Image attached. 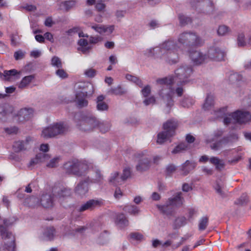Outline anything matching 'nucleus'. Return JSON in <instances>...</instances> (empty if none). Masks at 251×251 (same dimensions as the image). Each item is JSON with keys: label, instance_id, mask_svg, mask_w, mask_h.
Masks as SVG:
<instances>
[{"label": "nucleus", "instance_id": "obj_1", "mask_svg": "<svg viewBox=\"0 0 251 251\" xmlns=\"http://www.w3.org/2000/svg\"><path fill=\"white\" fill-rule=\"evenodd\" d=\"M202 43L201 39L195 33L185 32L179 35L177 42L169 40L164 42L160 48H155L150 49L149 51L151 53L152 51L159 52L157 56L168 61L169 63H175L178 60L179 53L181 51Z\"/></svg>", "mask_w": 251, "mask_h": 251}, {"label": "nucleus", "instance_id": "obj_2", "mask_svg": "<svg viewBox=\"0 0 251 251\" xmlns=\"http://www.w3.org/2000/svg\"><path fill=\"white\" fill-rule=\"evenodd\" d=\"M193 72L192 68L187 65L183 66L176 69L175 71L176 77L174 78L172 76H169L157 80V83L160 84H164L163 88L159 92V95L162 97L164 101L166 102L168 107H171L174 104L173 96L174 91L171 85L177 79H180L177 81L180 84L187 82L186 79L189 77Z\"/></svg>", "mask_w": 251, "mask_h": 251}, {"label": "nucleus", "instance_id": "obj_3", "mask_svg": "<svg viewBox=\"0 0 251 251\" xmlns=\"http://www.w3.org/2000/svg\"><path fill=\"white\" fill-rule=\"evenodd\" d=\"M226 108L223 107L217 110L213 111V119H217L224 117V123L225 125L230 123H245L251 120V114L247 111L237 110L235 112L227 114Z\"/></svg>", "mask_w": 251, "mask_h": 251}, {"label": "nucleus", "instance_id": "obj_4", "mask_svg": "<svg viewBox=\"0 0 251 251\" xmlns=\"http://www.w3.org/2000/svg\"><path fill=\"white\" fill-rule=\"evenodd\" d=\"M179 192L174 198H169L164 205H157L160 212L167 215L173 214L176 208L181 206L183 202V199Z\"/></svg>", "mask_w": 251, "mask_h": 251}, {"label": "nucleus", "instance_id": "obj_5", "mask_svg": "<svg viewBox=\"0 0 251 251\" xmlns=\"http://www.w3.org/2000/svg\"><path fill=\"white\" fill-rule=\"evenodd\" d=\"M178 126L177 122L174 120L167 121L163 125V131L159 132L157 135V143L163 144L170 137L175 134V130Z\"/></svg>", "mask_w": 251, "mask_h": 251}, {"label": "nucleus", "instance_id": "obj_6", "mask_svg": "<svg viewBox=\"0 0 251 251\" xmlns=\"http://www.w3.org/2000/svg\"><path fill=\"white\" fill-rule=\"evenodd\" d=\"M134 159L136 163V170L139 172H145L149 170L151 166V157L146 151L136 153Z\"/></svg>", "mask_w": 251, "mask_h": 251}, {"label": "nucleus", "instance_id": "obj_7", "mask_svg": "<svg viewBox=\"0 0 251 251\" xmlns=\"http://www.w3.org/2000/svg\"><path fill=\"white\" fill-rule=\"evenodd\" d=\"M64 168L69 174L81 176L86 173L88 167L87 164L83 162L78 160H73L66 162L64 165Z\"/></svg>", "mask_w": 251, "mask_h": 251}, {"label": "nucleus", "instance_id": "obj_8", "mask_svg": "<svg viewBox=\"0 0 251 251\" xmlns=\"http://www.w3.org/2000/svg\"><path fill=\"white\" fill-rule=\"evenodd\" d=\"M77 87L82 88V90L76 93L75 100L80 107L86 106L88 104V101L85 98L88 95L93 93V86L89 83H80Z\"/></svg>", "mask_w": 251, "mask_h": 251}, {"label": "nucleus", "instance_id": "obj_9", "mask_svg": "<svg viewBox=\"0 0 251 251\" xmlns=\"http://www.w3.org/2000/svg\"><path fill=\"white\" fill-rule=\"evenodd\" d=\"M0 233L4 240V249L8 251H14L15 248V237L13 235L7 231L3 226H0Z\"/></svg>", "mask_w": 251, "mask_h": 251}, {"label": "nucleus", "instance_id": "obj_10", "mask_svg": "<svg viewBox=\"0 0 251 251\" xmlns=\"http://www.w3.org/2000/svg\"><path fill=\"white\" fill-rule=\"evenodd\" d=\"M99 121L92 116L83 117L77 124V126L81 130L88 131L92 130L98 126Z\"/></svg>", "mask_w": 251, "mask_h": 251}, {"label": "nucleus", "instance_id": "obj_11", "mask_svg": "<svg viewBox=\"0 0 251 251\" xmlns=\"http://www.w3.org/2000/svg\"><path fill=\"white\" fill-rule=\"evenodd\" d=\"M225 55L224 51L218 47H213L208 50L207 57L208 60L211 59L216 61H221L224 60Z\"/></svg>", "mask_w": 251, "mask_h": 251}, {"label": "nucleus", "instance_id": "obj_12", "mask_svg": "<svg viewBox=\"0 0 251 251\" xmlns=\"http://www.w3.org/2000/svg\"><path fill=\"white\" fill-rule=\"evenodd\" d=\"M92 183L90 177H87L80 181L75 188V192L81 196L86 194L89 190V184Z\"/></svg>", "mask_w": 251, "mask_h": 251}, {"label": "nucleus", "instance_id": "obj_13", "mask_svg": "<svg viewBox=\"0 0 251 251\" xmlns=\"http://www.w3.org/2000/svg\"><path fill=\"white\" fill-rule=\"evenodd\" d=\"M20 72L15 69L4 71L3 74L0 72V78L7 81H14L20 78Z\"/></svg>", "mask_w": 251, "mask_h": 251}, {"label": "nucleus", "instance_id": "obj_14", "mask_svg": "<svg viewBox=\"0 0 251 251\" xmlns=\"http://www.w3.org/2000/svg\"><path fill=\"white\" fill-rule=\"evenodd\" d=\"M50 158V156L44 153H39L36 156L31 159L28 164V167L30 169L33 168L35 166L41 163L45 162Z\"/></svg>", "mask_w": 251, "mask_h": 251}, {"label": "nucleus", "instance_id": "obj_15", "mask_svg": "<svg viewBox=\"0 0 251 251\" xmlns=\"http://www.w3.org/2000/svg\"><path fill=\"white\" fill-rule=\"evenodd\" d=\"M208 160H209L211 164L214 165L217 169L221 170L225 167V164L224 161L217 157L213 156L209 159L207 156L202 155L199 159L200 162H206Z\"/></svg>", "mask_w": 251, "mask_h": 251}, {"label": "nucleus", "instance_id": "obj_16", "mask_svg": "<svg viewBox=\"0 0 251 251\" xmlns=\"http://www.w3.org/2000/svg\"><path fill=\"white\" fill-rule=\"evenodd\" d=\"M190 58L195 65H200L208 60L207 55L200 51L195 50L190 53Z\"/></svg>", "mask_w": 251, "mask_h": 251}, {"label": "nucleus", "instance_id": "obj_17", "mask_svg": "<svg viewBox=\"0 0 251 251\" xmlns=\"http://www.w3.org/2000/svg\"><path fill=\"white\" fill-rule=\"evenodd\" d=\"M102 204V201L101 200H91L82 204L78 209V211L83 212L86 210H93L96 207L100 206Z\"/></svg>", "mask_w": 251, "mask_h": 251}, {"label": "nucleus", "instance_id": "obj_18", "mask_svg": "<svg viewBox=\"0 0 251 251\" xmlns=\"http://www.w3.org/2000/svg\"><path fill=\"white\" fill-rule=\"evenodd\" d=\"M89 26L100 34L104 33L110 34L113 32L114 29L113 25L106 26L94 24H91Z\"/></svg>", "mask_w": 251, "mask_h": 251}, {"label": "nucleus", "instance_id": "obj_19", "mask_svg": "<svg viewBox=\"0 0 251 251\" xmlns=\"http://www.w3.org/2000/svg\"><path fill=\"white\" fill-rule=\"evenodd\" d=\"M53 130L55 131L54 135L63 134L68 132L69 127L65 123L60 122L53 124Z\"/></svg>", "mask_w": 251, "mask_h": 251}, {"label": "nucleus", "instance_id": "obj_20", "mask_svg": "<svg viewBox=\"0 0 251 251\" xmlns=\"http://www.w3.org/2000/svg\"><path fill=\"white\" fill-rule=\"evenodd\" d=\"M78 47V50L81 51L83 54H87L91 50L92 47L88 44V42L84 39H80L77 42Z\"/></svg>", "mask_w": 251, "mask_h": 251}, {"label": "nucleus", "instance_id": "obj_21", "mask_svg": "<svg viewBox=\"0 0 251 251\" xmlns=\"http://www.w3.org/2000/svg\"><path fill=\"white\" fill-rule=\"evenodd\" d=\"M32 141V138L28 137L26 138V140L25 142L18 141L14 142L13 145V148L15 151H20L25 150L26 148L27 144H28L30 142Z\"/></svg>", "mask_w": 251, "mask_h": 251}, {"label": "nucleus", "instance_id": "obj_22", "mask_svg": "<svg viewBox=\"0 0 251 251\" xmlns=\"http://www.w3.org/2000/svg\"><path fill=\"white\" fill-rule=\"evenodd\" d=\"M40 202L45 208H50L53 206L52 197L50 194H45L42 196Z\"/></svg>", "mask_w": 251, "mask_h": 251}, {"label": "nucleus", "instance_id": "obj_23", "mask_svg": "<svg viewBox=\"0 0 251 251\" xmlns=\"http://www.w3.org/2000/svg\"><path fill=\"white\" fill-rule=\"evenodd\" d=\"M55 235V230L53 227H48L45 229L43 237L45 240H51Z\"/></svg>", "mask_w": 251, "mask_h": 251}, {"label": "nucleus", "instance_id": "obj_24", "mask_svg": "<svg viewBox=\"0 0 251 251\" xmlns=\"http://www.w3.org/2000/svg\"><path fill=\"white\" fill-rule=\"evenodd\" d=\"M104 97L102 95L99 96L97 99V108L99 111L107 110L108 106L106 103L103 101Z\"/></svg>", "mask_w": 251, "mask_h": 251}, {"label": "nucleus", "instance_id": "obj_25", "mask_svg": "<svg viewBox=\"0 0 251 251\" xmlns=\"http://www.w3.org/2000/svg\"><path fill=\"white\" fill-rule=\"evenodd\" d=\"M53 124L43 129L41 136L44 138H51L55 136Z\"/></svg>", "mask_w": 251, "mask_h": 251}, {"label": "nucleus", "instance_id": "obj_26", "mask_svg": "<svg viewBox=\"0 0 251 251\" xmlns=\"http://www.w3.org/2000/svg\"><path fill=\"white\" fill-rule=\"evenodd\" d=\"M229 139L227 138H224L222 140L214 143L210 145L212 150L218 151L221 149L225 145L227 144Z\"/></svg>", "mask_w": 251, "mask_h": 251}, {"label": "nucleus", "instance_id": "obj_27", "mask_svg": "<svg viewBox=\"0 0 251 251\" xmlns=\"http://www.w3.org/2000/svg\"><path fill=\"white\" fill-rule=\"evenodd\" d=\"M196 166V164L194 162H191L189 161H186L182 166V171L184 175H187L191 171L193 170Z\"/></svg>", "mask_w": 251, "mask_h": 251}, {"label": "nucleus", "instance_id": "obj_28", "mask_svg": "<svg viewBox=\"0 0 251 251\" xmlns=\"http://www.w3.org/2000/svg\"><path fill=\"white\" fill-rule=\"evenodd\" d=\"M34 75H29L25 76L19 84V87L21 89L26 88L34 79Z\"/></svg>", "mask_w": 251, "mask_h": 251}, {"label": "nucleus", "instance_id": "obj_29", "mask_svg": "<svg viewBox=\"0 0 251 251\" xmlns=\"http://www.w3.org/2000/svg\"><path fill=\"white\" fill-rule=\"evenodd\" d=\"M121 176L118 172H114L112 173L109 178V182L114 185H121L125 181L124 180H121Z\"/></svg>", "mask_w": 251, "mask_h": 251}, {"label": "nucleus", "instance_id": "obj_30", "mask_svg": "<svg viewBox=\"0 0 251 251\" xmlns=\"http://www.w3.org/2000/svg\"><path fill=\"white\" fill-rule=\"evenodd\" d=\"M116 223L120 227H124L128 226V221L124 214H121L117 216Z\"/></svg>", "mask_w": 251, "mask_h": 251}, {"label": "nucleus", "instance_id": "obj_31", "mask_svg": "<svg viewBox=\"0 0 251 251\" xmlns=\"http://www.w3.org/2000/svg\"><path fill=\"white\" fill-rule=\"evenodd\" d=\"M33 114V110L31 108L22 109L20 111V115L25 120H28L30 119Z\"/></svg>", "mask_w": 251, "mask_h": 251}, {"label": "nucleus", "instance_id": "obj_32", "mask_svg": "<svg viewBox=\"0 0 251 251\" xmlns=\"http://www.w3.org/2000/svg\"><path fill=\"white\" fill-rule=\"evenodd\" d=\"M214 105V98L212 95H208L203 105L204 110H209L212 109Z\"/></svg>", "mask_w": 251, "mask_h": 251}, {"label": "nucleus", "instance_id": "obj_33", "mask_svg": "<svg viewBox=\"0 0 251 251\" xmlns=\"http://www.w3.org/2000/svg\"><path fill=\"white\" fill-rule=\"evenodd\" d=\"M208 222L209 218L207 216H203L201 217L199 222V230L200 231H203L205 230L208 226Z\"/></svg>", "mask_w": 251, "mask_h": 251}, {"label": "nucleus", "instance_id": "obj_34", "mask_svg": "<svg viewBox=\"0 0 251 251\" xmlns=\"http://www.w3.org/2000/svg\"><path fill=\"white\" fill-rule=\"evenodd\" d=\"M61 158L59 156L55 157L50 159L46 164V166L48 168H56L58 166L59 162H60Z\"/></svg>", "mask_w": 251, "mask_h": 251}, {"label": "nucleus", "instance_id": "obj_35", "mask_svg": "<svg viewBox=\"0 0 251 251\" xmlns=\"http://www.w3.org/2000/svg\"><path fill=\"white\" fill-rule=\"evenodd\" d=\"M75 4V1L74 0L65 1L60 4V8L67 11L73 8Z\"/></svg>", "mask_w": 251, "mask_h": 251}, {"label": "nucleus", "instance_id": "obj_36", "mask_svg": "<svg viewBox=\"0 0 251 251\" xmlns=\"http://www.w3.org/2000/svg\"><path fill=\"white\" fill-rule=\"evenodd\" d=\"M214 188L219 195L221 196H224L225 195V193L224 192V185L223 183L218 181H216L214 185Z\"/></svg>", "mask_w": 251, "mask_h": 251}, {"label": "nucleus", "instance_id": "obj_37", "mask_svg": "<svg viewBox=\"0 0 251 251\" xmlns=\"http://www.w3.org/2000/svg\"><path fill=\"white\" fill-rule=\"evenodd\" d=\"M230 32V29L226 25H222L219 26L217 33L220 36L227 35Z\"/></svg>", "mask_w": 251, "mask_h": 251}, {"label": "nucleus", "instance_id": "obj_38", "mask_svg": "<svg viewBox=\"0 0 251 251\" xmlns=\"http://www.w3.org/2000/svg\"><path fill=\"white\" fill-rule=\"evenodd\" d=\"M186 224V219L184 217L176 218L174 222V226L176 228H179Z\"/></svg>", "mask_w": 251, "mask_h": 251}, {"label": "nucleus", "instance_id": "obj_39", "mask_svg": "<svg viewBox=\"0 0 251 251\" xmlns=\"http://www.w3.org/2000/svg\"><path fill=\"white\" fill-rule=\"evenodd\" d=\"M51 65L56 68H62V63L61 59L57 56H53L51 60Z\"/></svg>", "mask_w": 251, "mask_h": 251}, {"label": "nucleus", "instance_id": "obj_40", "mask_svg": "<svg viewBox=\"0 0 251 251\" xmlns=\"http://www.w3.org/2000/svg\"><path fill=\"white\" fill-rule=\"evenodd\" d=\"M237 44L239 47H244L248 44V41L245 40V35L243 33H239L237 38Z\"/></svg>", "mask_w": 251, "mask_h": 251}, {"label": "nucleus", "instance_id": "obj_41", "mask_svg": "<svg viewBox=\"0 0 251 251\" xmlns=\"http://www.w3.org/2000/svg\"><path fill=\"white\" fill-rule=\"evenodd\" d=\"M124 210L131 214H137L139 212V210L138 207L135 206H133L131 205H128L125 206L124 208Z\"/></svg>", "mask_w": 251, "mask_h": 251}, {"label": "nucleus", "instance_id": "obj_42", "mask_svg": "<svg viewBox=\"0 0 251 251\" xmlns=\"http://www.w3.org/2000/svg\"><path fill=\"white\" fill-rule=\"evenodd\" d=\"M98 126H99L101 132L105 133L109 130L111 126L110 123L108 122L100 123L99 122Z\"/></svg>", "mask_w": 251, "mask_h": 251}, {"label": "nucleus", "instance_id": "obj_43", "mask_svg": "<svg viewBox=\"0 0 251 251\" xmlns=\"http://www.w3.org/2000/svg\"><path fill=\"white\" fill-rule=\"evenodd\" d=\"M126 78L128 80L135 83L137 85H138V86H139L141 87H142L143 85V84L142 81L140 79H139L138 77H137L135 76H132L130 75H126Z\"/></svg>", "mask_w": 251, "mask_h": 251}, {"label": "nucleus", "instance_id": "obj_44", "mask_svg": "<svg viewBox=\"0 0 251 251\" xmlns=\"http://www.w3.org/2000/svg\"><path fill=\"white\" fill-rule=\"evenodd\" d=\"M248 201V196L246 194H243L238 200L235 201L237 205H242L247 203Z\"/></svg>", "mask_w": 251, "mask_h": 251}, {"label": "nucleus", "instance_id": "obj_45", "mask_svg": "<svg viewBox=\"0 0 251 251\" xmlns=\"http://www.w3.org/2000/svg\"><path fill=\"white\" fill-rule=\"evenodd\" d=\"M109 92L110 94H114L116 95H121L125 93V91L124 89L120 86L110 89L109 91Z\"/></svg>", "mask_w": 251, "mask_h": 251}, {"label": "nucleus", "instance_id": "obj_46", "mask_svg": "<svg viewBox=\"0 0 251 251\" xmlns=\"http://www.w3.org/2000/svg\"><path fill=\"white\" fill-rule=\"evenodd\" d=\"M71 191L70 189L67 188L62 189L60 192H58L57 197L61 199V198H65L70 196Z\"/></svg>", "mask_w": 251, "mask_h": 251}, {"label": "nucleus", "instance_id": "obj_47", "mask_svg": "<svg viewBox=\"0 0 251 251\" xmlns=\"http://www.w3.org/2000/svg\"><path fill=\"white\" fill-rule=\"evenodd\" d=\"M187 148V145L186 143H181L176 147L172 151L173 153H177Z\"/></svg>", "mask_w": 251, "mask_h": 251}, {"label": "nucleus", "instance_id": "obj_48", "mask_svg": "<svg viewBox=\"0 0 251 251\" xmlns=\"http://www.w3.org/2000/svg\"><path fill=\"white\" fill-rule=\"evenodd\" d=\"M242 78V76L241 75L238 73L231 74L229 76V80L232 83H234L236 81H239L241 80Z\"/></svg>", "mask_w": 251, "mask_h": 251}, {"label": "nucleus", "instance_id": "obj_49", "mask_svg": "<svg viewBox=\"0 0 251 251\" xmlns=\"http://www.w3.org/2000/svg\"><path fill=\"white\" fill-rule=\"evenodd\" d=\"M96 175L95 176V178L91 179L93 183H101L102 182V180L103 179V177L102 175H101L100 172L99 170H97L96 172Z\"/></svg>", "mask_w": 251, "mask_h": 251}, {"label": "nucleus", "instance_id": "obj_50", "mask_svg": "<svg viewBox=\"0 0 251 251\" xmlns=\"http://www.w3.org/2000/svg\"><path fill=\"white\" fill-rule=\"evenodd\" d=\"M131 175V171L129 168H126L123 170L122 175L121 176V180H126Z\"/></svg>", "mask_w": 251, "mask_h": 251}, {"label": "nucleus", "instance_id": "obj_51", "mask_svg": "<svg viewBox=\"0 0 251 251\" xmlns=\"http://www.w3.org/2000/svg\"><path fill=\"white\" fill-rule=\"evenodd\" d=\"M35 202H38L37 199L34 197H30L25 200V203L29 206H34L36 205Z\"/></svg>", "mask_w": 251, "mask_h": 251}, {"label": "nucleus", "instance_id": "obj_52", "mask_svg": "<svg viewBox=\"0 0 251 251\" xmlns=\"http://www.w3.org/2000/svg\"><path fill=\"white\" fill-rule=\"evenodd\" d=\"M130 237L133 240L136 241H142L144 240L143 235L138 232L131 233L130 234Z\"/></svg>", "mask_w": 251, "mask_h": 251}, {"label": "nucleus", "instance_id": "obj_53", "mask_svg": "<svg viewBox=\"0 0 251 251\" xmlns=\"http://www.w3.org/2000/svg\"><path fill=\"white\" fill-rule=\"evenodd\" d=\"M84 75L88 77H93L96 75V71L93 68H89L85 70Z\"/></svg>", "mask_w": 251, "mask_h": 251}, {"label": "nucleus", "instance_id": "obj_54", "mask_svg": "<svg viewBox=\"0 0 251 251\" xmlns=\"http://www.w3.org/2000/svg\"><path fill=\"white\" fill-rule=\"evenodd\" d=\"M180 23L181 25H184L191 22V19L189 17L180 14L178 16Z\"/></svg>", "mask_w": 251, "mask_h": 251}, {"label": "nucleus", "instance_id": "obj_55", "mask_svg": "<svg viewBox=\"0 0 251 251\" xmlns=\"http://www.w3.org/2000/svg\"><path fill=\"white\" fill-rule=\"evenodd\" d=\"M193 103L192 100L188 98H184L181 102V105L184 107H188Z\"/></svg>", "mask_w": 251, "mask_h": 251}, {"label": "nucleus", "instance_id": "obj_56", "mask_svg": "<svg viewBox=\"0 0 251 251\" xmlns=\"http://www.w3.org/2000/svg\"><path fill=\"white\" fill-rule=\"evenodd\" d=\"M55 74L58 76L62 78H65L68 76L67 73L62 68H58Z\"/></svg>", "mask_w": 251, "mask_h": 251}, {"label": "nucleus", "instance_id": "obj_57", "mask_svg": "<svg viewBox=\"0 0 251 251\" xmlns=\"http://www.w3.org/2000/svg\"><path fill=\"white\" fill-rule=\"evenodd\" d=\"M151 92V88L149 85L146 86L141 90L142 94L144 97H148L150 94Z\"/></svg>", "mask_w": 251, "mask_h": 251}, {"label": "nucleus", "instance_id": "obj_58", "mask_svg": "<svg viewBox=\"0 0 251 251\" xmlns=\"http://www.w3.org/2000/svg\"><path fill=\"white\" fill-rule=\"evenodd\" d=\"M223 132H224L222 130L218 129V130H216L214 132V134H213L214 138L212 140H207V142H210L212 141H213L214 140L218 139V138H219L220 137L222 136V135L223 134Z\"/></svg>", "mask_w": 251, "mask_h": 251}, {"label": "nucleus", "instance_id": "obj_59", "mask_svg": "<svg viewBox=\"0 0 251 251\" xmlns=\"http://www.w3.org/2000/svg\"><path fill=\"white\" fill-rule=\"evenodd\" d=\"M155 101V99L154 97H151L149 98L146 99L144 101L143 103L146 106L150 104H154Z\"/></svg>", "mask_w": 251, "mask_h": 251}, {"label": "nucleus", "instance_id": "obj_60", "mask_svg": "<svg viewBox=\"0 0 251 251\" xmlns=\"http://www.w3.org/2000/svg\"><path fill=\"white\" fill-rule=\"evenodd\" d=\"M44 38L47 40H49L51 43H53L54 41L53 38V35L50 32H47L44 34Z\"/></svg>", "mask_w": 251, "mask_h": 251}, {"label": "nucleus", "instance_id": "obj_61", "mask_svg": "<svg viewBox=\"0 0 251 251\" xmlns=\"http://www.w3.org/2000/svg\"><path fill=\"white\" fill-rule=\"evenodd\" d=\"M14 56L16 60H19L24 57V53L22 51H17L14 53Z\"/></svg>", "mask_w": 251, "mask_h": 251}, {"label": "nucleus", "instance_id": "obj_62", "mask_svg": "<svg viewBox=\"0 0 251 251\" xmlns=\"http://www.w3.org/2000/svg\"><path fill=\"white\" fill-rule=\"evenodd\" d=\"M105 7V5L101 2H97L96 5V8L99 11H102L104 9Z\"/></svg>", "mask_w": 251, "mask_h": 251}, {"label": "nucleus", "instance_id": "obj_63", "mask_svg": "<svg viewBox=\"0 0 251 251\" xmlns=\"http://www.w3.org/2000/svg\"><path fill=\"white\" fill-rule=\"evenodd\" d=\"M176 170V167L173 165H169L166 168V172L168 174L174 173Z\"/></svg>", "mask_w": 251, "mask_h": 251}, {"label": "nucleus", "instance_id": "obj_64", "mask_svg": "<svg viewBox=\"0 0 251 251\" xmlns=\"http://www.w3.org/2000/svg\"><path fill=\"white\" fill-rule=\"evenodd\" d=\"M49 147L48 144H42L40 145V150L44 152H46L49 151Z\"/></svg>", "mask_w": 251, "mask_h": 251}]
</instances>
